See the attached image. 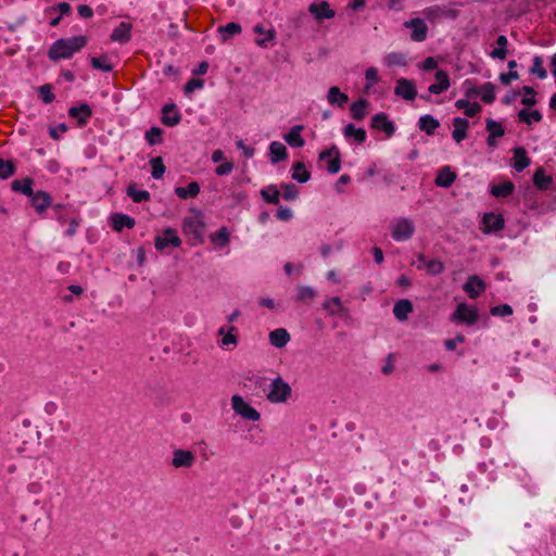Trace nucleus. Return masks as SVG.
I'll list each match as a JSON object with an SVG mask.
<instances>
[{
  "label": "nucleus",
  "mask_w": 556,
  "mask_h": 556,
  "mask_svg": "<svg viewBox=\"0 0 556 556\" xmlns=\"http://www.w3.org/2000/svg\"><path fill=\"white\" fill-rule=\"evenodd\" d=\"M68 114L71 117L76 118L80 126H84L91 116V109L88 104H81L77 108H71Z\"/></svg>",
  "instance_id": "nucleus-27"
},
{
  "label": "nucleus",
  "mask_w": 556,
  "mask_h": 556,
  "mask_svg": "<svg viewBox=\"0 0 556 556\" xmlns=\"http://www.w3.org/2000/svg\"><path fill=\"white\" fill-rule=\"evenodd\" d=\"M127 194L136 203L146 202L150 199V193L147 190H137L135 185L127 187Z\"/></svg>",
  "instance_id": "nucleus-44"
},
{
  "label": "nucleus",
  "mask_w": 556,
  "mask_h": 556,
  "mask_svg": "<svg viewBox=\"0 0 556 556\" xmlns=\"http://www.w3.org/2000/svg\"><path fill=\"white\" fill-rule=\"evenodd\" d=\"M465 341V337L463 334H457L454 339H448L444 342L446 350L454 351L457 346V343H463Z\"/></svg>",
  "instance_id": "nucleus-64"
},
{
  "label": "nucleus",
  "mask_w": 556,
  "mask_h": 556,
  "mask_svg": "<svg viewBox=\"0 0 556 556\" xmlns=\"http://www.w3.org/2000/svg\"><path fill=\"white\" fill-rule=\"evenodd\" d=\"M531 73L536 75L539 78L544 79L547 77V72L543 67V58L540 55H535L533 58V64L531 67Z\"/></svg>",
  "instance_id": "nucleus-49"
},
{
  "label": "nucleus",
  "mask_w": 556,
  "mask_h": 556,
  "mask_svg": "<svg viewBox=\"0 0 556 556\" xmlns=\"http://www.w3.org/2000/svg\"><path fill=\"white\" fill-rule=\"evenodd\" d=\"M514 168L517 170V172H522L523 169H526L529 165H530V159L527 154V151L525 148L522 147H518V148H515L514 149Z\"/></svg>",
  "instance_id": "nucleus-24"
},
{
  "label": "nucleus",
  "mask_w": 556,
  "mask_h": 556,
  "mask_svg": "<svg viewBox=\"0 0 556 556\" xmlns=\"http://www.w3.org/2000/svg\"><path fill=\"white\" fill-rule=\"evenodd\" d=\"M39 94L42 101L47 104L51 103L55 98L52 92V87L48 84L39 87Z\"/></svg>",
  "instance_id": "nucleus-59"
},
{
  "label": "nucleus",
  "mask_w": 556,
  "mask_h": 556,
  "mask_svg": "<svg viewBox=\"0 0 556 556\" xmlns=\"http://www.w3.org/2000/svg\"><path fill=\"white\" fill-rule=\"evenodd\" d=\"M418 125L420 130L425 131L427 135H432L440 126V123L431 115H424L419 118Z\"/></svg>",
  "instance_id": "nucleus-36"
},
{
  "label": "nucleus",
  "mask_w": 556,
  "mask_h": 556,
  "mask_svg": "<svg viewBox=\"0 0 556 556\" xmlns=\"http://www.w3.org/2000/svg\"><path fill=\"white\" fill-rule=\"evenodd\" d=\"M292 178L301 184L309 180L311 174L306 170L305 165L302 162H296L292 166Z\"/></svg>",
  "instance_id": "nucleus-40"
},
{
  "label": "nucleus",
  "mask_w": 556,
  "mask_h": 556,
  "mask_svg": "<svg viewBox=\"0 0 556 556\" xmlns=\"http://www.w3.org/2000/svg\"><path fill=\"white\" fill-rule=\"evenodd\" d=\"M308 12L313 15L317 23L334 17L336 12L330 8L327 1L313 2L308 5Z\"/></svg>",
  "instance_id": "nucleus-9"
},
{
  "label": "nucleus",
  "mask_w": 556,
  "mask_h": 556,
  "mask_svg": "<svg viewBox=\"0 0 556 556\" xmlns=\"http://www.w3.org/2000/svg\"><path fill=\"white\" fill-rule=\"evenodd\" d=\"M316 296V291L309 286H301L298 288L296 301L304 302L313 300Z\"/></svg>",
  "instance_id": "nucleus-51"
},
{
  "label": "nucleus",
  "mask_w": 556,
  "mask_h": 556,
  "mask_svg": "<svg viewBox=\"0 0 556 556\" xmlns=\"http://www.w3.org/2000/svg\"><path fill=\"white\" fill-rule=\"evenodd\" d=\"M15 172V165L10 160H3L0 157V179H7L12 176Z\"/></svg>",
  "instance_id": "nucleus-50"
},
{
  "label": "nucleus",
  "mask_w": 556,
  "mask_h": 556,
  "mask_svg": "<svg viewBox=\"0 0 556 556\" xmlns=\"http://www.w3.org/2000/svg\"><path fill=\"white\" fill-rule=\"evenodd\" d=\"M406 28L412 29L410 39L415 42H422L428 36V26L425 20L415 17L404 23Z\"/></svg>",
  "instance_id": "nucleus-7"
},
{
  "label": "nucleus",
  "mask_w": 556,
  "mask_h": 556,
  "mask_svg": "<svg viewBox=\"0 0 556 556\" xmlns=\"http://www.w3.org/2000/svg\"><path fill=\"white\" fill-rule=\"evenodd\" d=\"M413 312V304L409 300H399L393 306V314L396 319L404 321Z\"/></svg>",
  "instance_id": "nucleus-26"
},
{
  "label": "nucleus",
  "mask_w": 556,
  "mask_h": 556,
  "mask_svg": "<svg viewBox=\"0 0 556 556\" xmlns=\"http://www.w3.org/2000/svg\"><path fill=\"white\" fill-rule=\"evenodd\" d=\"M168 245L178 248L181 245V239L178 237L177 231L172 228H167L163 233L155 238V248L159 251L164 250Z\"/></svg>",
  "instance_id": "nucleus-11"
},
{
  "label": "nucleus",
  "mask_w": 556,
  "mask_h": 556,
  "mask_svg": "<svg viewBox=\"0 0 556 556\" xmlns=\"http://www.w3.org/2000/svg\"><path fill=\"white\" fill-rule=\"evenodd\" d=\"M194 455L190 451L175 450L173 453L172 465L175 468H190L194 464Z\"/></svg>",
  "instance_id": "nucleus-16"
},
{
  "label": "nucleus",
  "mask_w": 556,
  "mask_h": 556,
  "mask_svg": "<svg viewBox=\"0 0 556 556\" xmlns=\"http://www.w3.org/2000/svg\"><path fill=\"white\" fill-rule=\"evenodd\" d=\"M204 87V81L200 78H191L186 85H185V92L187 94L193 92L194 90H200Z\"/></svg>",
  "instance_id": "nucleus-60"
},
{
  "label": "nucleus",
  "mask_w": 556,
  "mask_h": 556,
  "mask_svg": "<svg viewBox=\"0 0 556 556\" xmlns=\"http://www.w3.org/2000/svg\"><path fill=\"white\" fill-rule=\"evenodd\" d=\"M486 129L490 131L489 137L492 138L502 137L504 135L502 125L493 119L486 121Z\"/></svg>",
  "instance_id": "nucleus-55"
},
{
  "label": "nucleus",
  "mask_w": 556,
  "mask_h": 556,
  "mask_svg": "<svg viewBox=\"0 0 556 556\" xmlns=\"http://www.w3.org/2000/svg\"><path fill=\"white\" fill-rule=\"evenodd\" d=\"M468 94H479L485 103H492L495 100V88L492 83H485L481 87L469 90Z\"/></svg>",
  "instance_id": "nucleus-23"
},
{
  "label": "nucleus",
  "mask_w": 556,
  "mask_h": 556,
  "mask_svg": "<svg viewBox=\"0 0 556 556\" xmlns=\"http://www.w3.org/2000/svg\"><path fill=\"white\" fill-rule=\"evenodd\" d=\"M236 331H237V328L233 327V326H230L228 328V333L225 334L224 338H222V340L219 341V346L223 348V349L228 348L230 345L237 346V344H238V337L235 333Z\"/></svg>",
  "instance_id": "nucleus-47"
},
{
  "label": "nucleus",
  "mask_w": 556,
  "mask_h": 556,
  "mask_svg": "<svg viewBox=\"0 0 556 556\" xmlns=\"http://www.w3.org/2000/svg\"><path fill=\"white\" fill-rule=\"evenodd\" d=\"M394 93L406 101H412L417 96V89L413 80L399 78L394 88Z\"/></svg>",
  "instance_id": "nucleus-10"
},
{
  "label": "nucleus",
  "mask_w": 556,
  "mask_h": 556,
  "mask_svg": "<svg viewBox=\"0 0 556 556\" xmlns=\"http://www.w3.org/2000/svg\"><path fill=\"white\" fill-rule=\"evenodd\" d=\"M263 200L267 203L278 205L280 202V192L276 186L270 185L265 189L261 190Z\"/></svg>",
  "instance_id": "nucleus-39"
},
{
  "label": "nucleus",
  "mask_w": 556,
  "mask_h": 556,
  "mask_svg": "<svg viewBox=\"0 0 556 556\" xmlns=\"http://www.w3.org/2000/svg\"><path fill=\"white\" fill-rule=\"evenodd\" d=\"M383 64L388 67L405 66L406 65L405 55L400 52L388 53L383 58Z\"/></svg>",
  "instance_id": "nucleus-43"
},
{
  "label": "nucleus",
  "mask_w": 556,
  "mask_h": 556,
  "mask_svg": "<svg viewBox=\"0 0 556 556\" xmlns=\"http://www.w3.org/2000/svg\"><path fill=\"white\" fill-rule=\"evenodd\" d=\"M218 30L222 34H225V39H227L228 37L240 34L242 28L240 24L231 22L226 24L225 26H220Z\"/></svg>",
  "instance_id": "nucleus-53"
},
{
  "label": "nucleus",
  "mask_w": 556,
  "mask_h": 556,
  "mask_svg": "<svg viewBox=\"0 0 556 556\" xmlns=\"http://www.w3.org/2000/svg\"><path fill=\"white\" fill-rule=\"evenodd\" d=\"M365 78L367 80L366 90H368L375 83L379 80L378 70L376 67H368L365 72Z\"/></svg>",
  "instance_id": "nucleus-61"
},
{
  "label": "nucleus",
  "mask_w": 556,
  "mask_h": 556,
  "mask_svg": "<svg viewBox=\"0 0 556 556\" xmlns=\"http://www.w3.org/2000/svg\"><path fill=\"white\" fill-rule=\"evenodd\" d=\"M430 275H439L444 270V264L440 260H430L422 267Z\"/></svg>",
  "instance_id": "nucleus-52"
},
{
  "label": "nucleus",
  "mask_w": 556,
  "mask_h": 556,
  "mask_svg": "<svg viewBox=\"0 0 556 556\" xmlns=\"http://www.w3.org/2000/svg\"><path fill=\"white\" fill-rule=\"evenodd\" d=\"M533 182L539 189L547 190L552 184V177L547 176L543 168H538L533 175Z\"/></svg>",
  "instance_id": "nucleus-41"
},
{
  "label": "nucleus",
  "mask_w": 556,
  "mask_h": 556,
  "mask_svg": "<svg viewBox=\"0 0 556 556\" xmlns=\"http://www.w3.org/2000/svg\"><path fill=\"white\" fill-rule=\"evenodd\" d=\"M469 127V123L467 119L462 117L454 118V130H453V139L456 142H460L467 137V129Z\"/></svg>",
  "instance_id": "nucleus-30"
},
{
  "label": "nucleus",
  "mask_w": 556,
  "mask_h": 556,
  "mask_svg": "<svg viewBox=\"0 0 556 556\" xmlns=\"http://www.w3.org/2000/svg\"><path fill=\"white\" fill-rule=\"evenodd\" d=\"M281 189H282V197L287 200V201H293L298 198L299 195V191H298V188L292 185V184H283L281 186Z\"/></svg>",
  "instance_id": "nucleus-57"
},
{
  "label": "nucleus",
  "mask_w": 556,
  "mask_h": 556,
  "mask_svg": "<svg viewBox=\"0 0 556 556\" xmlns=\"http://www.w3.org/2000/svg\"><path fill=\"white\" fill-rule=\"evenodd\" d=\"M319 161L327 162V170L337 174L341 168L340 152L336 146L319 153Z\"/></svg>",
  "instance_id": "nucleus-8"
},
{
  "label": "nucleus",
  "mask_w": 556,
  "mask_h": 556,
  "mask_svg": "<svg viewBox=\"0 0 556 556\" xmlns=\"http://www.w3.org/2000/svg\"><path fill=\"white\" fill-rule=\"evenodd\" d=\"M327 101L332 106L342 108L349 101V96L341 92L339 87L333 86L328 90Z\"/></svg>",
  "instance_id": "nucleus-25"
},
{
  "label": "nucleus",
  "mask_w": 556,
  "mask_h": 556,
  "mask_svg": "<svg viewBox=\"0 0 556 556\" xmlns=\"http://www.w3.org/2000/svg\"><path fill=\"white\" fill-rule=\"evenodd\" d=\"M151 167H152V177L154 179H160L163 177L165 173V165L163 163V160L161 156L153 157L150 161Z\"/></svg>",
  "instance_id": "nucleus-48"
},
{
  "label": "nucleus",
  "mask_w": 556,
  "mask_h": 556,
  "mask_svg": "<svg viewBox=\"0 0 556 556\" xmlns=\"http://www.w3.org/2000/svg\"><path fill=\"white\" fill-rule=\"evenodd\" d=\"M292 395V389L290 384L285 381L280 376L273 379L269 391L266 394L268 402L273 404L286 403Z\"/></svg>",
  "instance_id": "nucleus-3"
},
{
  "label": "nucleus",
  "mask_w": 556,
  "mask_h": 556,
  "mask_svg": "<svg viewBox=\"0 0 556 556\" xmlns=\"http://www.w3.org/2000/svg\"><path fill=\"white\" fill-rule=\"evenodd\" d=\"M33 207L37 213H43L51 205V197L45 191L33 192L29 197Z\"/></svg>",
  "instance_id": "nucleus-18"
},
{
  "label": "nucleus",
  "mask_w": 556,
  "mask_h": 556,
  "mask_svg": "<svg viewBox=\"0 0 556 556\" xmlns=\"http://www.w3.org/2000/svg\"><path fill=\"white\" fill-rule=\"evenodd\" d=\"M505 226L504 218L501 214L485 213L482 218L481 230L484 233L497 232Z\"/></svg>",
  "instance_id": "nucleus-12"
},
{
  "label": "nucleus",
  "mask_w": 556,
  "mask_h": 556,
  "mask_svg": "<svg viewBox=\"0 0 556 556\" xmlns=\"http://www.w3.org/2000/svg\"><path fill=\"white\" fill-rule=\"evenodd\" d=\"M371 127L383 130L388 136L393 135L395 130L393 123L388 119L384 113H378L371 117Z\"/></svg>",
  "instance_id": "nucleus-21"
},
{
  "label": "nucleus",
  "mask_w": 556,
  "mask_h": 556,
  "mask_svg": "<svg viewBox=\"0 0 556 556\" xmlns=\"http://www.w3.org/2000/svg\"><path fill=\"white\" fill-rule=\"evenodd\" d=\"M200 193V186L197 181L190 182L187 187L175 188V194L180 199L195 198Z\"/></svg>",
  "instance_id": "nucleus-34"
},
{
  "label": "nucleus",
  "mask_w": 556,
  "mask_h": 556,
  "mask_svg": "<svg viewBox=\"0 0 556 556\" xmlns=\"http://www.w3.org/2000/svg\"><path fill=\"white\" fill-rule=\"evenodd\" d=\"M514 191V184L510 181H505L500 185H494L491 188L492 195L496 198H506L510 195Z\"/></svg>",
  "instance_id": "nucleus-42"
},
{
  "label": "nucleus",
  "mask_w": 556,
  "mask_h": 556,
  "mask_svg": "<svg viewBox=\"0 0 556 556\" xmlns=\"http://www.w3.org/2000/svg\"><path fill=\"white\" fill-rule=\"evenodd\" d=\"M303 126L296 125L285 136L286 142L293 148H301L305 144V141L301 135Z\"/></svg>",
  "instance_id": "nucleus-28"
},
{
  "label": "nucleus",
  "mask_w": 556,
  "mask_h": 556,
  "mask_svg": "<svg viewBox=\"0 0 556 556\" xmlns=\"http://www.w3.org/2000/svg\"><path fill=\"white\" fill-rule=\"evenodd\" d=\"M181 115L176 111L173 103L166 104L162 110V123L166 126L173 127L180 123Z\"/></svg>",
  "instance_id": "nucleus-20"
},
{
  "label": "nucleus",
  "mask_w": 556,
  "mask_h": 556,
  "mask_svg": "<svg viewBox=\"0 0 556 556\" xmlns=\"http://www.w3.org/2000/svg\"><path fill=\"white\" fill-rule=\"evenodd\" d=\"M269 153L273 163L285 161L288 157L287 148L279 141H273L270 143Z\"/></svg>",
  "instance_id": "nucleus-31"
},
{
  "label": "nucleus",
  "mask_w": 556,
  "mask_h": 556,
  "mask_svg": "<svg viewBox=\"0 0 556 556\" xmlns=\"http://www.w3.org/2000/svg\"><path fill=\"white\" fill-rule=\"evenodd\" d=\"M518 118L520 122L531 125L532 122H540L542 119V114L538 110L531 112L528 110H520L518 113Z\"/></svg>",
  "instance_id": "nucleus-45"
},
{
  "label": "nucleus",
  "mask_w": 556,
  "mask_h": 556,
  "mask_svg": "<svg viewBox=\"0 0 556 556\" xmlns=\"http://www.w3.org/2000/svg\"><path fill=\"white\" fill-rule=\"evenodd\" d=\"M91 65L93 68L103 72H111L113 70V66L109 63L106 56L91 58Z\"/></svg>",
  "instance_id": "nucleus-54"
},
{
  "label": "nucleus",
  "mask_w": 556,
  "mask_h": 556,
  "mask_svg": "<svg viewBox=\"0 0 556 556\" xmlns=\"http://www.w3.org/2000/svg\"><path fill=\"white\" fill-rule=\"evenodd\" d=\"M231 407L233 412L249 421H258L261 414L253 406H251L241 395L235 394L231 396Z\"/></svg>",
  "instance_id": "nucleus-5"
},
{
  "label": "nucleus",
  "mask_w": 556,
  "mask_h": 556,
  "mask_svg": "<svg viewBox=\"0 0 556 556\" xmlns=\"http://www.w3.org/2000/svg\"><path fill=\"white\" fill-rule=\"evenodd\" d=\"M491 315L505 317L513 314V307L508 304H501L497 306H493L490 309Z\"/></svg>",
  "instance_id": "nucleus-58"
},
{
  "label": "nucleus",
  "mask_w": 556,
  "mask_h": 556,
  "mask_svg": "<svg viewBox=\"0 0 556 556\" xmlns=\"http://www.w3.org/2000/svg\"><path fill=\"white\" fill-rule=\"evenodd\" d=\"M113 228L116 231H122L124 228L131 229L135 226V219L125 214H115L112 217Z\"/></svg>",
  "instance_id": "nucleus-33"
},
{
  "label": "nucleus",
  "mask_w": 556,
  "mask_h": 556,
  "mask_svg": "<svg viewBox=\"0 0 556 556\" xmlns=\"http://www.w3.org/2000/svg\"><path fill=\"white\" fill-rule=\"evenodd\" d=\"M435 79H437V83H434L428 87L429 93L440 94L450 88L451 83H450V77L446 72H444L442 70L438 71L435 73Z\"/></svg>",
  "instance_id": "nucleus-17"
},
{
  "label": "nucleus",
  "mask_w": 556,
  "mask_h": 556,
  "mask_svg": "<svg viewBox=\"0 0 556 556\" xmlns=\"http://www.w3.org/2000/svg\"><path fill=\"white\" fill-rule=\"evenodd\" d=\"M212 241L220 248H225L229 244L230 235L226 227H222L212 236Z\"/></svg>",
  "instance_id": "nucleus-46"
},
{
  "label": "nucleus",
  "mask_w": 556,
  "mask_h": 556,
  "mask_svg": "<svg viewBox=\"0 0 556 556\" xmlns=\"http://www.w3.org/2000/svg\"><path fill=\"white\" fill-rule=\"evenodd\" d=\"M454 321L464 323L468 326L475 325L478 320L477 308L469 306L466 303L457 305L455 312L452 315Z\"/></svg>",
  "instance_id": "nucleus-6"
},
{
  "label": "nucleus",
  "mask_w": 556,
  "mask_h": 556,
  "mask_svg": "<svg viewBox=\"0 0 556 556\" xmlns=\"http://www.w3.org/2000/svg\"><path fill=\"white\" fill-rule=\"evenodd\" d=\"M290 341V334L283 328H278L269 333V342L276 348H283Z\"/></svg>",
  "instance_id": "nucleus-29"
},
{
  "label": "nucleus",
  "mask_w": 556,
  "mask_h": 556,
  "mask_svg": "<svg viewBox=\"0 0 556 556\" xmlns=\"http://www.w3.org/2000/svg\"><path fill=\"white\" fill-rule=\"evenodd\" d=\"M323 309L327 312L329 316H348L349 308L345 307L339 296H331L324 301Z\"/></svg>",
  "instance_id": "nucleus-15"
},
{
  "label": "nucleus",
  "mask_w": 556,
  "mask_h": 556,
  "mask_svg": "<svg viewBox=\"0 0 556 556\" xmlns=\"http://www.w3.org/2000/svg\"><path fill=\"white\" fill-rule=\"evenodd\" d=\"M11 188L15 192H21L27 197L33 195V179L25 178L23 180H14L11 184Z\"/></svg>",
  "instance_id": "nucleus-38"
},
{
  "label": "nucleus",
  "mask_w": 556,
  "mask_h": 556,
  "mask_svg": "<svg viewBox=\"0 0 556 556\" xmlns=\"http://www.w3.org/2000/svg\"><path fill=\"white\" fill-rule=\"evenodd\" d=\"M391 236L395 241H407L415 232V225L412 219L399 217L391 222Z\"/></svg>",
  "instance_id": "nucleus-4"
},
{
  "label": "nucleus",
  "mask_w": 556,
  "mask_h": 556,
  "mask_svg": "<svg viewBox=\"0 0 556 556\" xmlns=\"http://www.w3.org/2000/svg\"><path fill=\"white\" fill-rule=\"evenodd\" d=\"M523 92L526 94H530L531 97L530 98H523L521 103L527 105V106H532L536 103V100L534 99V89L532 87H529V86H525L523 87Z\"/></svg>",
  "instance_id": "nucleus-62"
},
{
  "label": "nucleus",
  "mask_w": 556,
  "mask_h": 556,
  "mask_svg": "<svg viewBox=\"0 0 556 556\" xmlns=\"http://www.w3.org/2000/svg\"><path fill=\"white\" fill-rule=\"evenodd\" d=\"M460 7H463L460 2L453 1L447 4L428 7L422 11V14L431 23H437L443 18L454 21L459 16Z\"/></svg>",
  "instance_id": "nucleus-2"
},
{
  "label": "nucleus",
  "mask_w": 556,
  "mask_h": 556,
  "mask_svg": "<svg viewBox=\"0 0 556 556\" xmlns=\"http://www.w3.org/2000/svg\"><path fill=\"white\" fill-rule=\"evenodd\" d=\"M161 136H162V129L159 128V127H151L147 132H146V139L147 141L151 144V146H154V144H157L162 141L161 139Z\"/></svg>",
  "instance_id": "nucleus-56"
},
{
  "label": "nucleus",
  "mask_w": 556,
  "mask_h": 556,
  "mask_svg": "<svg viewBox=\"0 0 556 556\" xmlns=\"http://www.w3.org/2000/svg\"><path fill=\"white\" fill-rule=\"evenodd\" d=\"M87 39L84 36L59 39L49 49L48 56L53 61L70 59L75 52L85 47Z\"/></svg>",
  "instance_id": "nucleus-1"
},
{
  "label": "nucleus",
  "mask_w": 556,
  "mask_h": 556,
  "mask_svg": "<svg viewBox=\"0 0 556 556\" xmlns=\"http://www.w3.org/2000/svg\"><path fill=\"white\" fill-rule=\"evenodd\" d=\"M343 135L346 139L353 138L357 143L365 142L367 138L365 129L356 128L353 124H348L344 127Z\"/></svg>",
  "instance_id": "nucleus-32"
},
{
  "label": "nucleus",
  "mask_w": 556,
  "mask_h": 556,
  "mask_svg": "<svg viewBox=\"0 0 556 556\" xmlns=\"http://www.w3.org/2000/svg\"><path fill=\"white\" fill-rule=\"evenodd\" d=\"M485 288L486 285L477 275L469 276L463 287L464 291L468 294L470 299H477L482 292H484Z\"/></svg>",
  "instance_id": "nucleus-14"
},
{
  "label": "nucleus",
  "mask_w": 556,
  "mask_h": 556,
  "mask_svg": "<svg viewBox=\"0 0 556 556\" xmlns=\"http://www.w3.org/2000/svg\"><path fill=\"white\" fill-rule=\"evenodd\" d=\"M233 169V163L232 162H224L223 164H220L219 166H217L215 168V173L218 175V176H224V175H228L232 172Z\"/></svg>",
  "instance_id": "nucleus-63"
},
{
  "label": "nucleus",
  "mask_w": 556,
  "mask_h": 556,
  "mask_svg": "<svg viewBox=\"0 0 556 556\" xmlns=\"http://www.w3.org/2000/svg\"><path fill=\"white\" fill-rule=\"evenodd\" d=\"M368 102L365 99H359L352 103L350 111L351 115L356 121H362L367 115Z\"/></svg>",
  "instance_id": "nucleus-35"
},
{
  "label": "nucleus",
  "mask_w": 556,
  "mask_h": 556,
  "mask_svg": "<svg viewBox=\"0 0 556 556\" xmlns=\"http://www.w3.org/2000/svg\"><path fill=\"white\" fill-rule=\"evenodd\" d=\"M184 232L195 240H201L203 236V224L199 216L186 217L182 222Z\"/></svg>",
  "instance_id": "nucleus-13"
},
{
  "label": "nucleus",
  "mask_w": 556,
  "mask_h": 556,
  "mask_svg": "<svg viewBox=\"0 0 556 556\" xmlns=\"http://www.w3.org/2000/svg\"><path fill=\"white\" fill-rule=\"evenodd\" d=\"M131 24L129 23H119L111 34V40L121 43L128 42L131 38Z\"/></svg>",
  "instance_id": "nucleus-19"
},
{
  "label": "nucleus",
  "mask_w": 556,
  "mask_h": 556,
  "mask_svg": "<svg viewBox=\"0 0 556 556\" xmlns=\"http://www.w3.org/2000/svg\"><path fill=\"white\" fill-rule=\"evenodd\" d=\"M455 180L456 174L451 170L450 166H444L439 170L434 182L438 187L448 188L454 184Z\"/></svg>",
  "instance_id": "nucleus-22"
},
{
  "label": "nucleus",
  "mask_w": 556,
  "mask_h": 556,
  "mask_svg": "<svg viewBox=\"0 0 556 556\" xmlns=\"http://www.w3.org/2000/svg\"><path fill=\"white\" fill-rule=\"evenodd\" d=\"M455 106L457 109L465 110V114L468 117H473V116H476L481 111V105L479 103H477V102L470 103L466 99L457 100L456 103H455Z\"/></svg>",
  "instance_id": "nucleus-37"
}]
</instances>
